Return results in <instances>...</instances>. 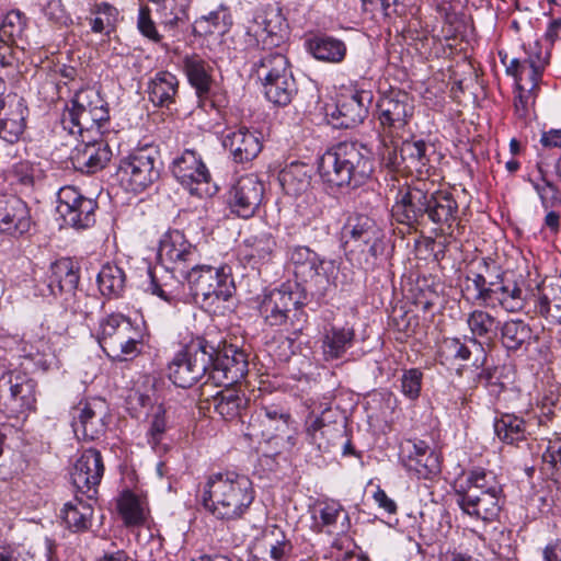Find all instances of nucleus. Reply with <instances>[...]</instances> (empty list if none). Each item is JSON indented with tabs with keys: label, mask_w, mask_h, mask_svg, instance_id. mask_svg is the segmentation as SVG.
<instances>
[{
	"label": "nucleus",
	"mask_w": 561,
	"mask_h": 561,
	"mask_svg": "<svg viewBox=\"0 0 561 561\" xmlns=\"http://www.w3.org/2000/svg\"><path fill=\"white\" fill-rule=\"evenodd\" d=\"M8 387L9 401L4 402V411L18 414L34 410L36 403V383L24 374H4L0 378V388Z\"/></svg>",
	"instance_id": "obj_19"
},
{
	"label": "nucleus",
	"mask_w": 561,
	"mask_h": 561,
	"mask_svg": "<svg viewBox=\"0 0 561 561\" xmlns=\"http://www.w3.org/2000/svg\"><path fill=\"white\" fill-rule=\"evenodd\" d=\"M70 474L77 493L85 495L88 501L94 500L104 474L101 453L94 448L85 449L77 459Z\"/></svg>",
	"instance_id": "obj_14"
},
{
	"label": "nucleus",
	"mask_w": 561,
	"mask_h": 561,
	"mask_svg": "<svg viewBox=\"0 0 561 561\" xmlns=\"http://www.w3.org/2000/svg\"><path fill=\"white\" fill-rule=\"evenodd\" d=\"M263 85L265 98L277 106L288 105L297 94V83L293 72L271 80Z\"/></svg>",
	"instance_id": "obj_47"
},
{
	"label": "nucleus",
	"mask_w": 561,
	"mask_h": 561,
	"mask_svg": "<svg viewBox=\"0 0 561 561\" xmlns=\"http://www.w3.org/2000/svg\"><path fill=\"white\" fill-rule=\"evenodd\" d=\"M117 508L127 526H136L144 523V511L139 500L133 493H124L117 503Z\"/></svg>",
	"instance_id": "obj_57"
},
{
	"label": "nucleus",
	"mask_w": 561,
	"mask_h": 561,
	"mask_svg": "<svg viewBox=\"0 0 561 561\" xmlns=\"http://www.w3.org/2000/svg\"><path fill=\"white\" fill-rule=\"evenodd\" d=\"M494 432L506 444H517L526 438V423L514 414H502L494 421Z\"/></svg>",
	"instance_id": "obj_49"
},
{
	"label": "nucleus",
	"mask_w": 561,
	"mask_h": 561,
	"mask_svg": "<svg viewBox=\"0 0 561 561\" xmlns=\"http://www.w3.org/2000/svg\"><path fill=\"white\" fill-rule=\"evenodd\" d=\"M307 301L306 289L298 284H283L263 296L259 311L270 327L288 325L294 334L304 331L308 316L302 309Z\"/></svg>",
	"instance_id": "obj_3"
},
{
	"label": "nucleus",
	"mask_w": 561,
	"mask_h": 561,
	"mask_svg": "<svg viewBox=\"0 0 561 561\" xmlns=\"http://www.w3.org/2000/svg\"><path fill=\"white\" fill-rule=\"evenodd\" d=\"M92 515L93 507L91 503L80 499L78 493L61 510V518L67 527L75 533L87 530L91 525Z\"/></svg>",
	"instance_id": "obj_45"
},
{
	"label": "nucleus",
	"mask_w": 561,
	"mask_h": 561,
	"mask_svg": "<svg viewBox=\"0 0 561 561\" xmlns=\"http://www.w3.org/2000/svg\"><path fill=\"white\" fill-rule=\"evenodd\" d=\"M176 180L192 194L198 193L199 184H207L210 174L201 156L193 149H186L172 164Z\"/></svg>",
	"instance_id": "obj_25"
},
{
	"label": "nucleus",
	"mask_w": 561,
	"mask_h": 561,
	"mask_svg": "<svg viewBox=\"0 0 561 561\" xmlns=\"http://www.w3.org/2000/svg\"><path fill=\"white\" fill-rule=\"evenodd\" d=\"M351 341V331L332 328L323 340V353L327 358H340L346 352L347 343Z\"/></svg>",
	"instance_id": "obj_56"
},
{
	"label": "nucleus",
	"mask_w": 561,
	"mask_h": 561,
	"mask_svg": "<svg viewBox=\"0 0 561 561\" xmlns=\"http://www.w3.org/2000/svg\"><path fill=\"white\" fill-rule=\"evenodd\" d=\"M224 389L217 391L215 394L207 396L206 383L203 385L201 390V401L213 404L214 410L225 420H234L241 416L243 410L249 404V399L245 393L232 386L224 385Z\"/></svg>",
	"instance_id": "obj_27"
},
{
	"label": "nucleus",
	"mask_w": 561,
	"mask_h": 561,
	"mask_svg": "<svg viewBox=\"0 0 561 561\" xmlns=\"http://www.w3.org/2000/svg\"><path fill=\"white\" fill-rule=\"evenodd\" d=\"M385 233L374 219L359 215L353 225V256L365 271H373L383 261Z\"/></svg>",
	"instance_id": "obj_7"
},
{
	"label": "nucleus",
	"mask_w": 561,
	"mask_h": 561,
	"mask_svg": "<svg viewBox=\"0 0 561 561\" xmlns=\"http://www.w3.org/2000/svg\"><path fill=\"white\" fill-rule=\"evenodd\" d=\"M182 69L195 89L199 102L207 101L214 84L210 64L198 54H190L183 57Z\"/></svg>",
	"instance_id": "obj_33"
},
{
	"label": "nucleus",
	"mask_w": 561,
	"mask_h": 561,
	"mask_svg": "<svg viewBox=\"0 0 561 561\" xmlns=\"http://www.w3.org/2000/svg\"><path fill=\"white\" fill-rule=\"evenodd\" d=\"M232 24L231 15L226 8L211 11L208 15H203L195 20L193 32L197 35L225 34Z\"/></svg>",
	"instance_id": "obj_48"
},
{
	"label": "nucleus",
	"mask_w": 561,
	"mask_h": 561,
	"mask_svg": "<svg viewBox=\"0 0 561 561\" xmlns=\"http://www.w3.org/2000/svg\"><path fill=\"white\" fill-rule=\"evenodd\" d=\"M188 20L184 5L176 7L174 1H164L161 10V24L169 31H175Z\"/></svg>",
	"instance_id": "obj_60"
},
{
	"label": "nucleus",
	"mask_w": 561,
	"mask_h": 561,
	"mask_svg": "<svg viewBox=\"0 0 561 561\" xmlns=\"http://www.w3.org/2000/svg\"><path fill=\"white\" fill-rule=\"evenodd\" d=\"M117 174L127 190L139 193L160 178V162L156 150L140 148L119 162Z\"/></svg>",
	"instance_id": "obj_8"
},
{
	"label": "nucleus",
	"mask_w": 561,
	"mask_h": 561,
	"mask_svg": "<svg viewBox=\"0 0 561 561\" xmlns=\"http://www.w3.org/2000/svg\"><path fill=\"white\" fill-rule=\"evenodd\" d=\"M104 401L80 402L73 408L72 427L78 437L94 440L105 433Z\"/></svg>",
	"instance_id": "obj_23"
},
{
	"label": "nucleus",
	"mask_w": 561,
	"mask_h": 561,
	"mask_svg": "<svg viewBox=\"0 0 561 561\" xmlns=\"http://www.w3.org/2000/svg\"><path fill=\"white\" fill-rule=\"evenodd\" d=\"M178 89L179 81L174 75L169 71H159L148 82L149 100L156 106L169 107L174 103Z\"/></svg>",
	"instance_id": "obj_40"
},
{
	"label": "nucleus",
	"mask_w": 561,
	"mask_h": 561,
	"mask_svg": "<svg viewBox=\"0 0 561 561\" xmlns=\"http://www.w3.org/2000/svg\"><path fill=\"white\" fill-rule=\"evenodd\" d=\"M431 221L440 227L443 232L454 237L461 228L459 206L454 195L444 190L431 191L426 222Z\"/></svg>",
	"instance_id": "obj_21"
},
{
	"label": "nucleus",
	"mask_w": 561,
	"mask_h": 561,
	"mask_svg": "<svg viewBox=\"0 0 561 561\" xmlns=\"http://www.w3.org/2000/svg\"><path fill=\"white\" fill-rule=\"evenodd\" d=\"M255 497L252 481L234 471L216 472L208 477L202 504L215 518L237 520L250 508Z\"/></svg>",
	"instance_id": "obj_2"
},
{
	"label": "nucleus",
	"mask_w": 561,
	"mask_h": 561,
	"mask_svg": "<svg viewBox=\"0 0 561 561\" xmlns=\"http://www.w3.org/2000/svg\"><path fill=\"white\" fill-rule=\"evenodd\" d=\"M440 356L446 359L468 360L471 356V351L458 337H447L442 343Z\"/></svg>",
	"instance_id": "obj_64"
},
{
	"label": "nucleus",
	"mask_w": 561,
	"mask_h": 561,
	"mask_svg": "<svg viewBox=\"0 0 561 561\" xmlns=\"http://www.w3.org/2000/svg\"><path fill=\"white\" fill-rule=\"evenodd\" d=\"M289 259L295 266L294 273L301 282L309 284V288L317 291L325 289L329 278L324 268L325 262L308 247L297 245L289 252Z\"/></svg>",
	"instance_id": "obj_18"
},
{
	"label": "nucleus",
	"mask_w": 561,
	"mask_h": 561,
	"mask_svg": "<svg viewBox=\"0 0 561 561\" xmlns=\"http://www.w3.org/2000/svg\"><path fill=\"white\" fill-rule=\"evenodd\" d=\"M27 107L18 94L0 95V138L9 144L20 140L26 127Z\"/></svg>",
	"instance_id": "obj_20"
},
{
	"label": "nucleus",
	"mask_w": 561,
	"mask_h": 561,
	"mask_svg": "<svg viewBox=\"0 0 561 561\" xmlns=\"http://www.w3.org/2000/svg\"><path fill=\"white\" fill-rule=\"evenodd\" d=\"M248 33H253L257 43V51L252 56V71L262 84L291 72L284 54L288 25L276 3H268L256 13Z\"/></svg>",
	"instance_id": "obj_1"
},
{
	"label": "nucleus",
	"mask_w": 561,
	"mask_h": 561,
	"mask_svg": "<svg viewBox=\"0 0 561 561\" xmlns=\"http://www.w3.org/2000/svg\"><path fill=\"white\" fill-rule=\"evenodd\" d=\"M496 493L503 492L502 484L496 476L484 468L477 467L470 470L463 483L459 484L455 493Z\"/></svg>",
	"instance_id": "obj_44"
},
{
	"label": "nucleus",
	"mask_w": 561,
	"mask_h": 561,
	"mask_svg": "<svg viewBox=\"0 0 561 561\" xmlns=\"http://www.w3.org/2000/svg\"><path fill=\"white\" fill-rule=\"evenodd\" d=\"M218 268L210 265H199L197 262L192 264L183 274L170 276V280L161 282L156 272L149 270L150 275V290L152 294L159 296L161 299L171 302L178 294V289L182 284V279L186 280L190 293L196 304L199 302L203 296L209 291V285L215 282Z\"/></svg>",
	"instance_id": "obj_6"
},
{
	"label": "nucleus",
	"mask_w": 561,
	"mask_h": 561,
	"mask_svg": "<svg viewBox=\"0 0 561 561\" xmlns=\"http://www.w3.org/2000/svg\"><path fill=\"white\" fill-rule=\"evenodd\" d=\"M261 135L251 131L245 126H240L237 130H230L224 138V146L238 163L253 160L262 150Z\"/></svg>",
	"instance_id": "obj_32"
},
{
	"label": "nucleus",
	"mask_w": 561,
	"mask_h": 561,
	"mask_svg": "<svg viewBox=\"0 0 561 561\" xmlns=\"http://www.w3.org/2000/svg\"><path fill=\"white\" fill-rule=\"evenodd\" d=\"M319 173L331 186L347 187L351 183V151L346 140L340 141L320 159Z\"/></svg>",
	"instance_id": "obj_17"
},
{
	"label": "nucleus",
	"mask_w": 561,
	"mask_h": 561,
	"mask_svg": "<svg viewBox=\"0 0 561 561\" xmlns=\"http://www.w3.org/2000/svg\"><path fill=\"white\" fill-rule=\"evenodd\" d=\"M98 341L111 359L125 362L140 354L142 335L128 318L113 313L101 320Z\"/></svg>",
	"instance_id": "obj_5"
},
{
	"label": "nucleus",
	"mask_w": 561,
	"mask_h": 561,
	"mask_svg": "<svg viewBox=\"0 0 561 561\" xmlns=\"http://www.w3.org/2000/svg\"><path fill=\"white\" fill-rule=\"evenodd\" d=\"M62 306L66 311H70L72 314L87 318L93 312V308L98 306V299L83 290L77 289L64 298Z\"/></svg>",
	"instance_id": "obj_55"
},
{
	"label": "nucleus",
	"mask_w": 561,
	"mask_h": 561,
	"mask_svg": "<svg viewBox=\"0 0 561 561\" xmlns=\"http://www.w3.org/2000/svg\"><path fill=\"white\" fill-rule=\"evenodd\" d=\"M484 364L480 367H477V373L473 376V386L478 387L479 385L484 386L491 394L499 396L505 390L504 382L501 381L499 369L496 367H483Z\"/></svg>",
	"instance_id": "obj_59"
},
{
	"label": "nucleus",
	"mask_w": 561,
	"mask_h": 561,
	"mask_svg": "<svg viewBox=\"0 0 561 561\" xmlns=\"http://www.w3.org/2000/svg\"><path fill=\"white\" fill-rule=\"evenodd\" d=\"M264 197V184L253 174L241 176L229 192L231 213L241 218L255 215Z\"/></svg>",
	"instance_id": "obj_16"
},
{
	"label": "nucleus",
	"mask_w": 561,
	"mask_h": 561,
	"mask_svg": "<svg viewBox=\"0 0 561 561\" xmlns=\"http://www.w3.org/2000/svg\"><path fill=\"white\" fill-rule=\"evenodd\" d=\"M334 414L332 409H325L320 416H309L306 421L307 440L319 450H327L330 444L346 436L347 417L339 415L340 420H333Z\"/></svg>",
	"instance_id": "obj_15"
},
{
	"label": "nucleus",
	"mask_w": 561,
	"mask_h": 561,
	"mask_svg": "<svg viewBox=\"0 0 561 561\" xmlns=\"http://www.w3.org/2000/svg\"><path fill=\"white\" fill-rule=\"evenodd\" d=\"M328 123L336 129H347L351 126V107L339 100L334 105L327 107Z\"/></svg>",
	"instance_id": "obj_63"
},
{
	"label": "nucleus",
	"mask_w": 561,
	"mask_h": 561,
	"mask_svg": "<svg viewBox=\"0 0 561 561\" xmlns=\"http://www.w3.org/2000/svg\"><path fill=\"white\" fill-rule=\"evenodd\" d=\"M364 408L370 425L387 422L393 410L392 396L389 392L375 391L366 397Z\"/></svg>",
	"instance_id": "obj_50"
},
{
	"label": "nucleus",
	"mask_w": 561,
	"mask_h": 561,
	"mask_svg": "<svg viewBox=\"0 0 561 561\" xmlns=\"http://www.w3.org/2000/svg\"><path fill=\"white\" fill-rule=\"evenodd\" d=\"M379 121L383 127L403 128L413 115L414 106L408 93L398 91L382 96L378 104Z\"/></svg>",
	"instance_id": "obj_26"
},
{
	"label": "nucleus",
	"mask_w": 561,
	"mask_h": 561,
	"mask_svg": "<svg viewBox=\"0 0 561 561\" xmlns=\"http://www.w3.org/2000/svg\"><path fill=\"white\" fill-rule=\"evenodd\" d=\"M208 291L198 302L205 309L217 307L219 302L228 301L232 297L236 287L229 267L222 266L218 268L217 277L209 285Z\"/></svg>",
	"instance_id": "obj_42"
},
{
	"label": "nucleus",
	"mask_w": 561,
	"mask_h": 561,
	"mask_svg": "<svg viewBox=\"0 0 561 561\" xmlns=\"http://www.w3.org/2000/svg\"><path fill=\"white\" fill-rule=\"evenodd\" d=\"M308 51L319 60L337 62L346 54V46L343 42L329 36H313L306 41Z\"/></svg>",
	"instance_id": "obj_46"
},
{
	"label": "nucleus",
	"mask_w": 561,
	"mask_h": 561,
	"mask_svg": "<svg viewBox=\"0 0 561 561\" xmlns=\"http://www.w3.org/2000/svg\"><path fill=\"white\" fill-rule=\"evenodd\" d=\"M460 510L484 523L494 522L504 504L503 492L496 493H455Z\"/></svg>",
	"instance_id": "obj_24"
},
{
	"label": "nucleus",
	"mask_w": 561,
	"mask_h": 561,
	"mask_svg": "<svg viewBox=\"0 0 561 561\" xmlns=\"http://www.w3.org/2000/svg\"><path fill=\"white\" fill-rule=\"evenodd\" d=\"M215 346L203 336L193 337L168 366L169 379L180 388H191L203 376H209Z\"/></svg>",
	"instance_id": "obj_4"
},
{
	"label": "nucleus",
	"mask_w": 561,
	"mask_h": 561,
	"mask_svg": "<svg viewBox=\"0 0 561 561\" xmlns=\"http://www.w3.org/2000/svg\"><path fill=\"white\" fill-rule=\"evenodd\" d=\"M428 148L430 146L422 139L404 140L400 147V157L407 162L408 168L422 174L430 163Z\"/></svg>",
	"instance_id": "obj_51"
},
{
	"label": "nucleus",
	"mask_w": 561,
	"mask_h": 561,
	"mask_svg": "<svg viewBox=\"0 0 561 561\" xmlns=\"http://www.w3.org/2000/svg\"><path fill=\"white\" fill-rule=\"evenodd\" d=\"M31 225L28 208L22 199L10 196L7 199L0 201L1 232L20 237L30 230Z\"/></svg>",
	"instance_id": "obj_31"
},
{
	"label": "nucleus",
	"mask_w": 561,
	"mask_h": 561,
	"mask_svg": "<svg viewBox=\"0 0 561 561\" xmlns=\"http://www.w3.org/2000/svg\"><path fill=\"white\" fill-rule=\"evenodd\" d=\"M167 427H168V425H167V419H165V410L162 408V405H159V407H157L156 411L153 412L150 427L147 433L148 444L154 450L159 449V447L163 440V436L167 432Z\"/></svg>",
	"instance_id": "obj_61"
},
{
	"label": "nucleus",
	"mask_w": 561,
	"mask_h": 561,
	"mask_svg": "<svg viewBox=\"0 0 561 561\" xmlns=\"http://www.w3.org/2000/svg\"><path fill=\"white\" fill-rule=\"evenodd\" d=\"M525 304L526 293L522 286L501 272L497 279H495V285L491 289V296L485 306L495 307L497 305L507 312H518L524 309Z\"/></svg>",
	"instance_id": "obj_30"
},
{
	"label": "nucleus",
	"mask_w": 561,
	"mask_h": 561,
	"mask_svg": "<svg viewBox=\"0 0 561 561\" xmlns=\"http://www.w3.org/2000/svg\"><path fill=\"white\" fill-rule=\"evenodd\" d=\"M293 545L285 533L276 525L266 527L251 547L253 561H285L289 558Z\"/></svg>",
	"instance_id": "obj_22"
},
{
	"label": "nucleus",
	"mask_w": 561,
	"mask_h": 561,
	"mask_svg": "<svg viewBox=\"0 0 561 561\" xmlns=\"http://www.w3.org/2000/svg\"><path fill=\"white\" fill-rule=\"evenodd\" d=\"M79 267L70 259H60L51 264L48 287L54 296L65 297L78 289Z\"/></svg>",
	"instance_id": "obj_35"
},
{
	"label": "nucleus",
	"mask_w": 561,
	"mask_h": 561,
	"mask_svg": "<svg viewBox=\"0 0 561 561\" xmlns=\"http://www.w3.org/2000/svg\"><path fill=\"white\" fill-rule=\"evenodd\" d=\"M272 421H277V431L280 433L282 440V449L286 451H290L297 443L298 433L295 426H293V421L290 414L283 411L278 407L270 405L263 407L256 413V416L250 423L251 427H255L257 424L271 423Z\"/></svg>",
	"instance_id": "obj_34"
},
{
	"label": "nucleus",
	"mask_w": 561,
	"mask_h": 561,
	"mask_svg": "<svg viewBox=\"0 0 561 561\" xmlns=\"http://www.w3.org/2000/svg\"><path fill=\"white\" fill-rule=\"evenodd\" d=\"M433 183L417 180L399 190L392 216L398 222L410 227L426 224Z\"/></svg>",
	"instance_id": "obj_9"
},
{
	"label": "nucleus",
	"mask_w": 561,
	"mask_h": 561,
	"mask_svg": "<svg viewBox=\"0 0 561 561\" xmlns=\"http://www.w3.org/2000/svg\"><path fill=\"white\" fill-rule=\"evenodd\" d=\"M401 465L419 479H430L440 472L437 455L421 439H404L399 447Z\"/></svg>",
	"instance_id": "obj_13"
},
{
	"label": "nucleus",
	"mask_w": 561,
	"mask_h": 561,
	"mask_svg": "<svg viewBox=\"0 0 561 561\" xmlns=\"http://www.w3.org/2000/svg\"><path fill=\"white\" fill-rule=\"evenodd\" d=\"M209 366V379L216 385L232 386L248 374V355L234 345H225L221 350L215 346Z\"/></svg>",
	"instance_id": "obj_12"
},
{
	"label": "nucleus",
	"mask_w": 561,
	"mask_h": 561,
	"mask_svg": "<svg viewBox=\"0 0 561 561\" xmlns=\"http://www.w3.org/2000/svg\"><path fill=\"white\" fill-rule=\"evenodd\" d=\"M96 201L83 196L75 186H64L58 192L57 211L65 225L83 230L95 224Z\"/></svg>",
	"instance_id": "obj_11"
},
{
	"label": "nucleus",
	"mask_w": 561,
	"mask_h": 561,
	"mask_svg": "<svg viewBox=\"0 0 561 561\" xmlns=\"http://www.w3.org/2000/svg\"><path fill=\"white\" fill-rule=\"evenodd\" d=\"M401 391L410 400L420 397L423 381V373L419 368L404 370L401 376Z\"/></svg>",
	"instance_id": "obj_62"
},
{
	"label": "nucleus",
	"mask_w": 561,
	"mask_h": 561,
	"mask_svg": "<svg viewBox=\"0 0 561 561\" xmlns=\"http://www.w3.org/2000/svg\"><path fill=\"white\" fill-rule=\"evenodd\" d=\"M158 257L169 278L183 274L192 264L198 262L199 253L182 231L170 230L160 240Z\"/></svg>",
	"instance_id": "obj_10"
},
{
	"label": "nucleus",
	"mask_w": 561,
	"mask_h": 561,
	"mask_svg": "<svg viewBox=\"0 0 561 561\" xmlns=\"http://www.w3.org/2000/svg\"><path fill=\"white\" fill-rule=\"evenodd\" d=\"M126 276L124 271L114 264H105L98 274V284L102 295L118 297L125 288Z\"/></svg>",
	"instance_id": "obj_52"
},
{
	"label": "nucleus",
	"mask_w": 561,
	"mask_h": 561,
	"mask_svg": "<svg viewBox=\"0 0 561 561\" xmlns=\"http://www.w3.org/2000/svg\"><path fill=\"white\" fill-rule=\"evenodd\" d=\"M312 168L302 162H291L278 175L282 188L287 195L298 196L305 193L311 182Z\"/></svg>",
	"instance_id": "obj_41"
},
{
	"label": "nucleus",
	"mask_w": 561,
	"mask_h": 561,
	"mask_svg": "<svg viewBox=\"0 0 561 561\" xmlns=\"http://www.w3.org/2000/svg\"><path fill=\"white\" fill-rule=\"evenodd\" d=\"M500 273V267L484 260L478 264L477 270L469 271L467 282L472 284L473 299L480 305L485 306L489 302L491 289H493Z\"/></svg>",
	"instance_id": "obj_38"
},
{
	"label": "nucleus",
	"mask_w": 561,
	"mask_h": 561,
	"mask_svg": "<svg viewBox=\"0 0 561 561\" xmlns=\"http://www.w3.org/2000/svg\"><path fill=\"white\" fill-rule=\"evenodd\" d=\"M101 96L94 90H81L72 100V106L62 114V125L71 134L76 133L75 127L81 122V114H90L100 103Z\"/></svg>",
	"instance_id": "obj_43"
},
{
	"label": "nucleus",
	"mask_w": 561,
	"mask_h": 561,
	"mask_svg": "<svg viewBox=\"0 0 561 561\" xmlns=\"http://www.w3.org/2000/svg\"><path fill=\"white\" fill-rule=\"evenodd\" d=\"M119 11L108 2H94L90 5L89 15L85 18L91 32L107 37L116 31Z\"/></svg>",
	"instance_id": "obj_39"
},
{
	"label": "nucleus",
	"mask_w": 561,
	"mask_h": 561,
	"mask_svg": "<svg viewBox=\"0 0 561 561\" xmlns=\"http://www.w3.org/2000/svg\"><path fill=\"white\" fill-rule=\"evenodd\" d=\"M374 172V154L366 144H360L356 149L353 142V182L363 184Z\"/></svg>",
	"instance_id": "obj_53"
},
{
	"label": "nucleus",
	"mask_w": 561,
	"mask_h": 561,
	"mask_svg": "<svg viewBox=\"0 0 561 561\" xmlns=\"http://www.w3.org/2000/svg\"><path fill=\"white\" fill-rule=\"evenodd\" d=\"M466 323L472 334L470 342L476 345L481 353L480 356L476 357L473 365L480 367L485 364L486 355L478 339L492 341L497 335L501 321L486 310L474 309L468 313Z\"/></svg>",
	"instance_id": "obj_28"
},
{
	"label": "nucleus",
	"mask_w": 561,
	"mask_h": 561,
	"mask_svg": "<svg viewBox=\"0 0 561 561\" xmlns=\"http://www.w3.org/2000/svg\"><path fill=\"white\" fill-rule=\"evenodd\" d=\"M499 330L501 331V343L508 352L527 351L533 344V329L524 320H507L500 324Z\"/></svg>",
	"instance_id": "obj_36"
},
{
	"label": "nucleus",
	"mask_w": 561,
	"mask_h": 561,
	"mask_svg": "<svg viewBox=\"0 0 561 561\" xmlns=\"http://www.w3.org/2000/svg\"><path fill=\"white\" fill-rule=\"evenodd\" d=\"M534 311L550 323H561V277L543 285L535 300Z\"/></svg>",
	"instance_id": "obj_37"
},
{
	"label": "nucleus",
	"mask_w": 561,
	"mask_h": 561,
	"mask_svg": "<svg viewBox=\"0 0 561 561\" xmlns=\"http://www.w3.org/2000/svg\"><path fill=\"white\" fill-rule=\"evenodd\" d=\"M26 16L19 10L9 11L0 23V36L12 44L22 37L26 27Z\"/></svg>",
	"instance_id": "obj_54"
},
{
	"label": "nucleus",
	"mask_w": 561,
	"mask_h": 561,
	"mask_svg": "<svg viewBox=\"0 0 561 561\" xmlns=\"http://www.w3.org/2000/svg\"><path fill=\"white\" fill-rule=\"evenodd\" d=\"M373 91L370 89L353 87V124H363L369 118L373 105Z\"/></svg>",
	"instance_id": "obj_58"
},
{
	"label": "nucleus",
	"mask_w": 561,
	"mask_h": 561,
	"mask_svg": "<svg viewBox=\"0 0 561 561\" xmlns=\"http://www.w3.org/2000/svg\"><path fill=\"white\" fill-rule=\"evenodd\" d=\"M111 157L110 146L101 140L77 146L70 156V161L77 171L91 174L102 170Z\"/></svg>",
	"instance_id": "obj_29"
}]
</instances>
